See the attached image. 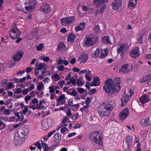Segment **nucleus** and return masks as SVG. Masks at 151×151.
I'll return each instance as SVG.
<instances>
[{"label":"nucleus","mask_w":151,"mask_h":151,"mask_svg":"<svg viewBox=\"0 0 151 151\" xmlns=\"http://www.w3.org/2000/svg\"><path fill=\"white\" fill-rule=\"evenodd\" d=\"M132 69V66L128 64L123 65L120 69L119 72L123 74H126L130 72Z\"/></svg>","instance_id":"obj_9"},{"label":"nucleus","mask_w":151,"mask_h":151,"mask_svg":"<svg viewBox=\"0 0 151 151\" xmlns=\"http://www.w3.org/2000/svg\"><path fill=\"white\" fill-rule=\"evenodd\" d=\"M102 40L103 43L108 44H112L109 40V37L108 36L104 37L102 38Z\"/></svg>","instance_id":"obj_30"},{"label":"nucleus","mask_w":151,"mask_h":151,"mask_svg":"<svg viewBox=\"0 0 151 151\" xmlns=\"http://www.w3.org/2000/svg\"><path fill=\"white\" fill-rule=\"evenodd\" d=\"M58 50L61 51H64L65 49V43L63 42L60 43L57 47Z\"/></svg>","instance_id":"obj_33"},{"label":"nucleus","mask_w":151,"mask_h":151,"mask_svg":"<svg viewBox=\"0 0 151 151\" xmlns=\"http://www.w3.org/2000/svg\"><path fill=\"white\" fill-rule=\"evenodd\" d=\"M79 117L78 114H74L72 116L71 118L73 120L77 119Z\"/></svg>","instance_id":"obj_58"},{"label":"nucleus","mask_w":151,"mask_h":151,"mask_svg":"<svg viewBox=\"0 0 151 151\" xmlns=\"http://www.w3.org/2000/svg\"><path fill=\"white\" fill-rule=\"evenodd\" d=\"M137 0H130L128 5L129 8L132 9L134 8L137 4Z\"/></svg>","instance_id":"obj_25"},{"label":"nucleus","mask_w":151,"mask_h":151,"mask_svg":"<svg viewBox=\"0 0 151 151\" xmlns=\"http://www.w3.org/2000/svg\"><path fill=\"white\" fill-rule=\"evenodd\" d=\"M143 36H140L137 39V42L139 44H142L143 43L142 39Z\"/></svg>","instance_id":"obj_55"},{"label":"nucleus","mask_w":151,"mask_h":151,"mask_svg":"<svg viewBox=\"0 0 151 151\" xmlns=\"http://www.w3.org/2000/svg\"><path fill=\"white\" fill-rule=\"evenodd\" d=\"M86 25L84 22H81L75 27V29L76 32L83 30Z\"/></svg>","instance_id":"obj_20"},{"label":"nucleus","mask_w":151,"mask_h":151,"mask_svg":"<svg viewBox=\"0 0 151 151\" xmlns=\"http://www.w3.org/2000/svg\"><path fill=\"white\" fill-rule=\"evenodd\" d=\"M82 78H80L77 81V84L78 86H81L84 84V83L82 81Z\"/></svg>","instance_id":"obj_38"},{"label":"nucleus","mask_w":151,"mask_h":151,"mask_svg":"<svg viewBox=\"0 0 151 151\" xmlns=\"http://www.w3.org/2000/svg\"><path fill=\"white\" fill-rule=\"evenodd\" d=\"M90 71L88 69H83L81 70L79 73L80 75H82L84 73H88Z\"/></svg>","instance_id":"obj_51"},{"label":"nucleus","mask_w":151,"mask_h":151,"mask_svg":"<svg viewBox=\"0 0 151 151\" xmlns=\"http://www.w3.org/2000/svg\"><path fill=\"white\" fill-rule=\"evenodd\" d=\"M44 86L43 83L42 82H40L37 85V89L38 91H41L44 89Z\"/></svg>","instance_id":"obj_36"},{"label":"nucleus","mask_w":151,"mask_h":151,"mask_svg":"<svg viewBox=\"0 0 151 151\" xmlns=\"http://www.w3.org/2000/svg\"><path fill=\"white\" fill-rule=\"evenodd\" d=\"M49 91V92L50 93H53L55 91V86H50L48 88Z\"/></svg>","instance_id":"obj_47"},{"label":"nucleus","mask_w":151,"mask_h":151,"mask_svg":"<svg viewBox=\"0 0 151 151\" xmlns=\"http://www.w3.org/2000/svg\"><path fill=\"white\" fill-rule=\"evenodd\" d=\"M24 141L23 139L15 135L13 140V142L16 146H19L21 145Z\"/></svg>","instance_id":"obj_17"},{"label":"nucleus","mask_w":151,"mask_h":151,"mask_svg":"<svg viewBox=\"0 0 151 151\" xmlns=\"http://www.w3.org/2000/svg\"><path fill=\"white\" fill-rule=\"evenodd\" d=\"M129 46L127 43H122L119 44L117 47L118 53L120 54L121 57L125 56L128 51Z\"/></svg>","instance_id":"obj_5"},{"label":"nucleus","mask_w":151,"mask_h":151,"mask_svg":"<svg viewBox=\"0 0 151 151\" xmlns=\"http://www.w3.org/2000/svg\"><path fill=\"white\" fill-rule=\"evenodd\" d=\"M145 119H142L140 121V125L142 127H147Z\"/></svg>","instance_id":"obj_42"},{"label":"nucleus","mask_w":151,"mask_h":151,"mask_svg":"<svg viewBox=\"0 0 151 151\" xmlns=\"http://www.w3.org/2000/svg\"><path fill=\"white\" fill-rule=\"evenodd\" d=\"M28 110V108L27 106L25 107L24 109L22 112H21V114L22 115H25Z\"/></svg>","instance_id":"obj_48"},{"label":"nucleus","mask_w":151,"mask_h":151,"mask_svg":"<svg viewBox=\"0 0 151 151\" xmlns=\"http://www.w3.org/2000/svg\"><path fill=\"white\" fill-rule=\"evenodd\" d=\"M121 80L120 77L116 78L113 81L111 79H108L104 83L103 90L108 93L117 92L120 88Z\"/></svg>","instance_id":"obj_1"},{"label":"nucleus","mask_w":151,"mask_h":151,"mask_svg":"<svg viewBox=\"0 0 151 151\" xmlns=\"http://www.w3.org/2000/svg\"><path fill=\"white\" fill-rule=\"evenodd\" d=\"M68 105L70 106H72L73 105V102L72 99H69L68 101Z\"/></svg>","instance_id":"obj_61"},{"label":"nucleus","mask_w":151,"mask_h":151,"mask_svg":"<svg viewBox=\"0 0 151 151\" xmlns=\"http://www.w3.org/2000/svg\"><path fill=\"white\" fill-rule=\"evenodd\" d=\"M78 93L75 90H73L71 92V93H70V95L73 96H76Z\"/></svg>","instance_id":"obj_63"},{"label":"nucleus","mask_w":151,"mask_h":151,"mask_svg":"<svg viewBox=\"0 0 151 151\" xmlns=\"http://www.w3.org/2000/svg\"><path fill=\"white\" fill-rule=\"evenodd\" d=\"M52 78L55 81H58L60 79V77L59 75L57 73H54L51 76Z\"/></svg>","instance_id":"obj_34"},{"label":"nucleus","mask_w":151,"mask_h":151,"mask_svg":"<svg viewBox=\"0 0 151 151\" xmlns=\"http://www.w3.org/2000/svg\"><path fill=\"white\" fill-rule=\"evenodd\" d=\"M140 55V52L138 47H135L131 50L130 53L131 57L134 58L139 57Z\"/></svg>","instance_id":"obj_10"},{"label":"nucleus","mask_w":151,"mask_h":151,"mask_svg":"<svg viewBox=\"0 0 151 151\" xmlns=\"http://www.w3.org/2000/svg\"><path fill=\"white\" fill-rule=\"evenodd\" d=\"M57 62L58 65L64 64L65 65L67 66L69 64L68 61L65 60V58L64 57L60 58L57 60Z\"/></svg>","instance_id":"obj_19"},{"label":"nucleus","mask_w":151,"mask_h":151,"mask_svg":"<svg viewBox=\"0 0 151 151\" xmlns=\"http://www.w3.org/2000/svg\"><path fill=\"white\" fill-rule=\"evenodd\" d=\"M37 31L36 30H35L30 35L29 37L31 39H32L35 37L37 35Z\"/></svg>","instance_id":"obj_44"},{"label":"nucleus","mask_w":151,"mask_h":151,"mask_svg":"<svg viewBox=\"0 0 151 151\" xmlns=\"http://www.w3.org/2000/svg\"><path fill=\"white\" fill-rule=\"evenodd\" d=\"M45 103L46 102L45 101H40L39 102V108L40 109H44L45 108V106H43L42 105L45 104Z\"/></svg>","instance_id":"obj_43"},{"label":"nucleus","mask_w":151,"mask_h":151,"mask_svg":"<svg viewBox=\"0 0 151 151\" xmlns=\"http://www.w3.org/2000/svg\"><path fill=\"white\" fill-rule=\"evenodd\" d=\"M65 81L64 80L60 81L58 82V84L60 88L63 87V85L65 84Z\"/></svg>","instance_id":"obj_49"},{"label":"nucleus","mask_w":151,"mask_h":151,"mask_svg":"<svg viewBox=\"0 0 151 151\" xmlns=\"http://www.w3.org/2000/svg\"><path fill=\"white\" fill-rule=\"evenodd\" d=\"M40 11L45 13H48L50 11V6L47 4H43L39 9Z\"/></svg>","instance_id":"obj_14"},{"label":"nucleus","mask_w":151,"mask_h":151,"mask_svg":"<svg viewBox=\"0 0 151 151\" xmlns=\"http://www.w3.org/2000/svg\"><path fill=\"white\" fill-rule=\"evenodd\" d=\"M113 109V106L110 102L105 101L100 105L98 112L101 116H109Z\"/></svg>","instance_id":"obj_2"},{"label":"nucleus","mask_w":151,"mask_h":151,"mask_svg":"<svg viewBox=\"0 0 151 151\" xmlns=\"http://www.w3.org/2000/svg\"><path fill=\"white\" fill-rule=\"evenodd\" d=\"M129 97L124 94L121 99L122 102L121 104V107H123L129 101Z\"/></svg>","instance_id":"obj_21"},{"label":"nucleus","mask_w":151,"mask_h":151,"mask_svg":"<svg viewBox=\"0 0 151 151\" xmlns=\"http://www.w3.org/2000/svg\"><path fill=\"white\" fill-rule=\"evenodd\" d=\"M21 32L16 25L13 27L10 32L9 36L13 40L17 38L21 35Z\"/></svg>","instance_id":"obj_6"},{"label":"nucleus","mask_w":151,"mask_h":151,"mask_svg":"<svg viewBox=\"0 0 151 151\" xmlns=\"http://www.w3.org/2000/svg\"><path fill=\"white\" fill-rule=\"evenodd\" d=\"M19 79L17 78H12V79H11V81H13V83H19Z\"/></svg>","instance_id":"obj_59"},{"label":"nucleus","mask_w":151,"mask_h":151,"mask_svg":"<svg viewBox=\"0 0 151 151\" xmlns=\"http://www.w3.org/2000/svg\"><path fill=\"white\" fill-rule=\"evenodd\" d=\"M88 107L89 106H85L83 108H81L80 109V111H81V112H82L84 111H88Z\"/></svg>","instance_id":"obj_46"},{"label":"nucleus","mask_w":151,"mask_h":151,"mask_svg":"<svg viewBox=\"0 0 151 151\" xmlns=\"http://www.w3.org/2000/svg\"><path fill=\"white\" fill-rule=\"evenodd\" d=\"M60 131L61 133H64L65 132H68V130L67 127H63L61 128Z\"/></svg>","instance_id":"obj_54"},{"label":"nucleus","mask_w":151,"mask_h":151,"mask_svg":"<svg viewBox=\"0 0 151 151\" xmlns=\"http://www.w3.org/2000/svg\"><path fill=\"white\" fill-rule=\"evenodd\" d=\"M23 54V52L22 51L19 50L16 52L15 54L14 55L12 60L14 61H18L22 58Z\"/></svg>","instance_id":"obj_13"},{"label":"nucleus","mask_w":151,"mask_h":151,"mask_svg":"<svg viewBox=\"0 0 151 151\" xmlns=\"http://www.w3.org/2000/svg\"><path fill=\"white\" fill-rule=\"evenodd\" d=\"M101 49H97L95 51L93 55L94 57H97L99 56L100 54Z\"/></svg>","instance_id":"obj_39"},{"label":"nucleus","mask_w":151,"mask_h":151,"mask_svg":"<svg viewBox=\"0 0 151 151\" xmlns=\"http://www.w3.org/2000/svg\"><path fill=\"white\" fill-rule=\"evenodd\" d=\"M100 85L99 78L98 77H95L92 82V85L94 86H98Z\"/></svg>","instance_id":"obj_31"},{"label":"nucleus","mask_w":151,"mask_h":151,"mask_svg":"<svg viewBox=\"0 0 151 151\" xmlns=\"http://www.w3.org/2000/svg\"><path fill=\"white\" fill-rule=\"evenodd\" d=\"M6 125L2 122L0 121V129H4L6 127Z\"/></svg>","instance_id":"obj_56"},{"label":"nucleus","mask_w":151,"mask_h":151,"mask_svg":"<svg viewBox=\"0 0 151 151\" xmlns=\"http://www.w3.org/2000/svg\"><path fill=\"white\" fill-rule=\"evenodd\" d=\"M43 142V143H42V148L44 149V151H47L49 150V147L47 146V144L46 143H44Z\"/></svg>","instance_id":"obj_40"},{"label":"nucleus","mask_w":151,"mask_h":151,"mask_svg":"<svg viewBox=\"0 0 151 151\" xmlns=\"http://www.w3.org/2000/svg\"><path fill=\"white\" fill-rule=\"evenodd\" d=\"M67 116L69 117H70L72 116V113L71 112V110L70 109H67V111L66 112Z\"/></svg>","instance_id":"obj_57"},{"label":"nucleus","mask_w":151,"mask_h":151,"mask_svg":"<svg viewBox=\"0 0 151 151\" xmlns=\"http://www.w3.org/2000/svg\"><path fill=\"white\" fill-rule=\"evenodd\" d=\"M68 42H73L75 39L76 36L74 34L70 33L68 35Z\"/></svg>","instance_id":"obj_32"},{"label":"nucleus","mask_w":151,"mask_h":151,"mask_svg":"<svg viewBox=\"0 0 151 151\" xmlns=\"http://www.w3.org/2000/svg\"><path fill=\"white\" fill-rule=\"evenodd\" d=\"M89 139L99 146H101L102 145V138L98 132H91L89 135Z\"/></svg>","instance_id":"obj_4"},{"label":"nucleus","mask_w":151,"mask_h":151,"mask_svg":"<svg viewBox=\"0 0 151 151\" xmlns=\"http://www.w3.org/2000/svg\"><path fill=\"white\" fill-rule=\"evenodd\" d=\"M66 99L64 94H62L56 100V106L62 105L65 102Z\"/></svg>","instance_id":"obj_16"},{"label":"nucleus","mask_w":151,"mask_h":151,"mask_svg":"<svg viewBox=\"0 0 151 151\" xmlns=\"http://www.w3.org/2000/svg\"><path fill=\"white\" fill-rule=\"evenodd\" d=\"M122 0H114L111 4L112 9L114 10H116L121 6Z\"/></svg>","instance_id":"obj_11"},{"label":"nucleus","mask_w":151,"mask_h":151,"mask_svg":"<svg viewBox=\"0 0 151 151\" xmlns=\"http://www.w3.org/2000/svg\"><path fill=\"white\" fill-rule=\"evenodd\" d=\"M134 92V91L133 89L129 88L126 90L124 91V94L130 98L132 96Z\"/></svg>","instance_id":"obj_23"},{"label":"nucleus","mask_w":151,"mask_h":151,"mask_svg":"<svg viewBox=\"0 0 151 151\" xmlns=\"http://www.w3.org/2000/svg\"><path fill=\"white\" fill-rule=\"evenodd\" d=\"M54 138L57 139H61V135L60 133H56L54 135Z\"/></svg>","instance_id":"obj_53"},{"label":"nucleus","mask_w":151,"mask_h":151,"mask_svg":"<svg viewBox=\"0 0 151 151\" xmlns=\"http://www.w3.org/2000/svg\"><path fill=\"white\" fill-rule=\"evenodd\" d=\"M88 58V55L86 53H83L81 55L79 58V60L81 61V63H85L87 60Z\"/></svg>","instance_id":"obj_26"},{"label":"nucleus","mask_w":151,"mask_h":151,"mask_svg":"<svg viewBox=\"0 0 151 151\" xmlns=\"http://www.w3.org/2000/svg\"><path fill=\"white\" fill-rule=\"evenodd\" d=\"M91 73V72L90 71L88 73H87L85 76L86 79L88 81H91V80L92 74Z\"/></svg>","instance_id":"obj_37"},{"label":"nucleus","mask_w":151,"mask_h":151,"mask_svg":"<svg viewBox=\"0 0 151 151\" xmlns=\"http://www.w3.org/2000/svg\"><path fill=\"white\" fill-rule=\"evenodd\" d=\"M35 5V0H29V12L30 10L32 11L34 9Z\"/></svg>","instance_id":"obj_24"},{"label":"nucleus","mask_w":151,"mask_h":151,"mask_svg":"<svg viewBox=\"0 0 151 151\" xmlns=\"http://www.w3.org/2000/svg\"><path fill=\"white\" fill-rule=\"evenodd\" d=\"M100 52L101 53L100 57L101 58H103L107 55L108 50L107 48L101 50V49Z\"/></svg>","instance_id":"obj_28"},{"label":"nucleus","mask_w":151,"mask_h":151,"mask_svg":"<svg viewBox=\"0 0 151 151\" xmlns=\"http://www.w3.org/2000/svg\"><path fill=\"white\" fill-rule=\"evenodd\" d=\"M94 31L95 35L96 34L97 35H98L101 34V32L100 30V27L99 25H97L94 27Z\"/></svg>","instance_id":"obj_35"},{"label":"nucleus","mask_w":151,"mask_h":151,"mask_svg":"<svg viewBox=\"0 0 151 151\" xmlns=\"http://www.w3.org/2000/svg\"><path fill=\"white\" fill-rule=\"evenodd\" d=\"M139 100L142 103L145 104L149 102L150 100V98L147 95L144 94L139 98Z\"/></svg>","instance_id":"obj_22"},{"label":"nucleus","mask_w":151,"mask_h":151,"mask_svg":"<svg viewBox=\"0 0 151 151\" xmlns=\"http://www.w3.org/2000/svg\"><path fill=\"white\" fill-rule=\"evenodd\" d=\"M13 126V124H11L8 126L7 131L9 132H10L13 130L14 129Z\"/></svg>","instance_id":"obj_52"},{"label":"nucleus","mask_w":151,"mask_h":151,"mask_svg":"<svg viewBox=\"0 0 151 151\" xmlns=\"http://www.w3.org/2000/svg\"><path fill=\"white\" fill-rule=\"evenodd\" d=\"M77 79L76 77V76H74L71 77L70 80V81L67 82L68 85H69L71 83H72L73 85L76 86V81Z\"/></svg>","instance_id":"obj_29"},{"label":"nucleus","mask_w":151,"mask_h":151,"mask_svg":"<svg viewBox=\"0 0 151 151\" xmlns=\"http://www.w3.org/2000/svg\"><path fill=\"white\" fill-rule=\"evenodd\" d=\"M30 95H29V100L31 99L32 97H34L35 95V91H32L30 93Z\"/></svg>","instance_id":"obj_62"},{"label":"nucleus","mask_w":151,"mask_h":151,"mask_svg":"<svg viewBox=\"0 0 151 151\" xmlns=\"http://www.w3.org/2000/svg\"><path fill=\"white\" fill-rule=\"evenodd\" d=\"M129 112L128 108H126L123 110L119 114V116L120 119L121 120L123 121L126 119L129 115Z\"/></svg>","instance_id":"obj_12"},{"label":"nucleus","mask_w":151,"mask_h":151,"mask_svg":"<svg viewBox=\"0 0 151 151\" xmlns=\"http://www.w3.org/2000/svg\"><path fill=\"white\" fill-rule=\"evenodd\" d=\"M98 37L93 34L86 35L82 43L84 47H88L95 45L98 40Z\"/></svg>","instance_id":"obj_3"},{"label":"nucleus","mask_w":151,"mask_h":151,"mask_svg":"<svg viewBox=\"0 0 151 151\" xmlns=\"http://www.w3.org/2000/svg\"><path fill=\"white\" fill-rule=\"evenodd\" d=\"M42 128L43 130H48L50 127V124L49 123V120L44 119L41 123Z\"/></svg>","instance_id":"obj_15"},{"label":"nucleus","mask_w":151,"mask_h":151,"mask_svg":"<svg viewBox=\"0 0 151 151\" xmlns=\"http://www.w3.org/2000/svg\"><path fill=\"white\" fill-rule=\"evenodd\" d=\"M28 135V129L26 127L23 128V129H20L18 130L17 134L15 135L23 139L24 141L27 138Z\"/></svg>","instance_id":"obj_7"},{"label":"nucleus","mask_w":151,"mask_h":151,"mask_svg":"<svg viewBox=\"0 0 151 151\" xmlns=\"http://www.w3.org/2000/svg\"><path fill=\"white\" fill-rule=\"evenodd\" d=\"M44 47V45L43 43H41L39 45L36 47V48L37 50L40 51L42 50Z\"/></svg>","instance_id":"obj_41"},{"label":"nucleus","mask_w":151,"mask_h":151,"mask_svg":"<svg viewBox=\"0 0 151 151\" xmlns=\"http://www.w3.org/2000/svg\"><path fill=\"white\" fill-rule=\"evenodd\" d=\"M75 19V17L74 16L63 18L61 20V24L64 26H67L73 24Z\"/></svg>","instance_id":"obj_8"},{"label":"nucleus","mask_w":151,"mask_h":151,"mask_svg":"<svg viewBox=\"0 0 151 151\" xmlns=\"http://www.w3.org/2000/svg\"><path fill=\"white\" fill-rule=\"evenodd\" d=\"M148 81L147 84L149 86H151V74L144 76L141 80V83Z\"/></svg>","instance_id":"obj_18"},{"label":"nucleus","mask_w":151,"mask_h":151,"mask_svg":"<svg viewBox=\"0 0 151 151\" xmlns=\"http://www.w3.org/2000/svg\"><path fill=\"white\" fill-rule=\"evenodd\" d=\"M35 145L36 146L40 151H41L42 146L39 141L35 143Z\"/></svg>","instance_id":"obj_50"},{"label":"nucleus","mask_w":151,"mask_h":151,"mask_svg":"<svg viewBox=\"0 0 151 151\" xmlns=\"http://www.w3.org/2000/svg\"><path fill=\"white\" fill-rule=\"evenodd\" d=\"M132 141L133 138L132 137L128 136L126 137V142L129 149L131 146Z\"/></svg>","instance_id":"obj_27"},{"label":"nucleus","mask_w":151,"mask_h":151,"mask_svg":"<svg viewBox=\"0 0 151 151\" xmlns=\"http://www.w3.org/2000/svg\"><path fill=\"white\" fill-rule=\"evenodd\" d=\"M58 69L59 71H62L64 69V67L63 65H61L58 67Z\"/></svg>","instance_id":"obj_60"},{"label":"nucleus","mask_w":151,"mask_h":151,"mask_svg":"<svg viewBox=\"0 0 151 151\" xmlns=\"http://www.w3.org/2000/svg\"><path fill=\"white\" fill-rule=\"evenodd\" d=\"M137 150L136 151H141V148L140 147V144L139 142L137 146Z\"/></svg>","instance_id":"obj_64"},{"label":"nucleus","mask_w":151,"mask_h":151,"mask_svg":"<svg viewBox=\"0 0 151 151\" xmlns=\"http://www.w3.org/2000/svg\"><path fill=\"white\" fill-rule=\"evenodd\" d=\"M145 119L147 127L151 124V119L150 117H147Z\"/></svg>","instance_id":"obj_45"}]
</instances>
